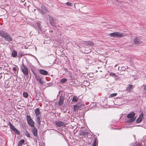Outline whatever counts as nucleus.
<instances>
[{"instance_id":"10","label":"nucleus","mask_w":146,"mask_h":146,"mask_svg":"<svg viewBox=\"0 0 146 146\" xmlns=\"http://www.w3.org/2000/svg\"><path fill=\"white\" fill-rule=\"evenodd\" d=\"M143 117V113H142L139 116V117L137 118L136 120L137 122V123L140 122L141 121Z\"/></svg>"},{"instance_id":"4","label":"nucleus","mask_w":146,"mask_h":146,"mask_svg":"<svg viewBox=\"0 0 146 146\" xmlns=\"http://www.w3.org/2000/svg\"><path fill=\"white\" fill-rule=\"evenodd\" d=\"M26 120L28 125L31 127L34 126L35 122L32 119L31 117L29 115H27L26 117Z\"/></svg>"},{"instance_id":"33","label":"nucleus","mask_w":146,"mask_h":146,"mask_svg":"<svg viewBox=\"0 0 146 146\" xmlns=\"http://www.w3.org/2000/svg\"><path fill=\"white\" fill-rule=\"evenodd\" d=\"M36 29L37 30V31H38V33H39V30H41V29H39V28H38H38H36Z\"/></svg>"},{"instance_id":"26","label":"nucleus","mask_w":146,"mask_h":146,"mask_svg":"<svg viewBox=\"0 0 146 146\" xmlns=\"http://www.w3.org/2000/svg\"><path fill=\"white\" fill-rule=\"evenodd\" d=\"M17 66H16L14 67H13V72L15 73L17 71Z\"/></svg>"},{"instance_id":"29","label":"nucleus","mask_w":146,"mask_h":146,"mask_svg":"<svg viewBox=\"0 0 146 146\" xmlns=\"http://www.w3.org/2000/svg\"><path fill=\"white\" fill-rule=\"evenodd\" d=\"M37 26L38 27L39 29H41L40 24L39 23H37Z\"/></svg>"},{"instance_id":"9","label":"nucleus","mask_w":146,"mask_h":146,"mask_svg":"<svg viewBox=\"0 0 146 146\" xmlns=\"http://www.w3.org/2000/svg\"><path fill=\"white\" fill-rule=\"evenodd\" d=\"M39 72L41 74L43 75H46L48 74V72L47 71L42 69L40 70Z\"/></svg>"},{"instance_id":"19","label":"nucleus","mask_w":146,"mask_h":146,"mask_svg":"<svg viewBox=\"0 0 146 146\" xmlns=\"http://www.w3.org/2000/svg\"><path fill=\"white\" fill-rule=\"evenodd\" d=\"M24 143V141L22 139L19 141L18 143V146H21L22 144Z\"/></svg>"},{"instance_id":"6","label":"nucleus","mask_w":146,"mask_h":146,"mask_svg":"<svg viewBox=\"0 0 146 146\" xmlns=\"http://www.w3.org/2000/svg\"><path fill=\"white\" fill-rule=\"evenodd\" d=\"M56 124L57 126L59 127H65L66 125V124L64 122L60 121H56Z\"/></svg>"},{"instance_id":"16","label":"nucleus","mask_w":146,"mask_h":146,"mask_svg":"<svg viewBox=\"0 0 146 146\" xmlns=\"http://www.w3.org/2000/svg\"><path fill=\"white\" fill-rule=\"evenodd\" d=\"M35 113L36 114V116H39L40 114V111L38 108H37L35 111Z\"/></svg>"},{"instance_id":"13","label":"nucleus","mask_w":146,"mask_h":146,"mask_svg":"<svg viewBox=\"0 0 146 146\" xmlns=\"http://www.w3.org/2000/svg\"><path fill=\"white\" fill-rule=\"evenodd\" d=\"M17 55V52L15 50H13L12 51V56L13 57H16Z\"/></svg>"},{"instance_id":"21","label":"nucleus","mask_w":146,"mask_h":146,"mask_svg":"<svg viewBox=\"0 0 146 146\" xmlns=\"http://www.w3.org/2000/svg\"><path fill=\"white\" fill-rule=\"evenodd\" d=\"M86 44H87L90 45H93L94 44V43L91 41H88L86 42Z\"/></svg>"},{"instance_id":"18","label":"nucleus","mask_w":146,"mask_h":146,"mask_svg":"<svg viewBox=\"0 0 146 146\" xmlns=\"http://www.w3.org/2000/svg\"><path fill=\"white\" fill-rule=\"evenodd\" d=\"M78 100V98L77 97L75 96H74L73 99L72 100V101L73 102H77Z\"/></svg>"},{"instance_id":"3","label":"nucleus","mask_w":146,"mask_h":146,"mask_svg":"<svg viewBox=\"0 0 146 146\" xmlns=\"http://www.w3.org/2000/svg\"><path fill=\"white\" fill-rule=\"evenodd\" d=\"M21 68L24 74L26 76H28L29 74V70L27 67L23 63H22Z\"/></svg>"},{"instance_id":"24","label":"nucleus","mask_w":146,"mask_h":146,"mask_svg":"<svg viewBox=\"0 0 146 146\" xmlns=\"http://www.w3.org/2000/svg\"><path fill=\"white\" fill-rule=\"evenodd\" d=\"M74 109L75 111L79 109V107L77 105H75L74 106Z\"/></svg>"},{"instance_id":"12","label":"nucleus","mask_w":146,"mask_h":146,"mask_svg":"<svg viewBox=\"0 0 146 146\" xmlns=\"http://www.w3.org/2000/svg\"><path fill=\"white\" fill-rule=\"evenodd\" d=\"M64 103V99L63 98L60 97L59 99V101L58 103L59 106H60L63 104Z\"/></svg>"},{"instance_id":"7","label":"nucleus","mask_w":146,"mask_h":146,"mask_svg":"<svg viewBox=\"0 0 146 146\" xmlns=\"http://www.w3.org/2000/svg\"><path fill=\"white\" fill-rule=\"evenodd\" d=\"M0 36L7 40L8 39L9 36L4 31H0Z\"/></svg>"},{"instance_id":"28","label":"nucleus","mask_w":146,"mask_h":146,"mask_svg":"<svg viewBox=\"0 0 146 146\" xmlns=\"http://www.w3.org/2000/svg\"><path fill=\"white\" fill-rule=\"evenodd\" d=\"M25 135L28 137H30V134L28 132H26L25 133Z\"/></svg>"},{"instance_id":"27","label":"nucleus","mask_w":146,"mask_h":146,"mask_svg":"<svg viewBox=\"0 0 146 146\" xmlns=\"http://www.w3.org/2000/svg\"><path fill=\"white\" fill-rule=\"evenodd\" d=\"M66 4L68 5V6H72V5H73V4L71 3H70V2H67L66 3Z\"/></svg>"},{"instance_id":"30","label":"nucleus","mask_w":146,"mask_h":146,"mask_svg":"<svg viewBox=\"0 0 146 146\" xmlns=\"http://www.w3.org/2000/svg\"><path fill=\"white\" fill-rule=\"evenodd\" d=\"M96 141H94L93 144L92 146H96Z\"/></svg>"},{"instance_id":"17","label":"nucleus","mask_w":146,"mask_h":146,"mask_svg":"<svg viewBox=\"0 0 146 146\" xmlns=\"http://www.w3.org/2000/svg\"><path fill=\"white\" fill-rule=\"evenodd\" d=\"M133 86L132 84H129L128 85L127 90H128L129 92H130L131 91V89L132 88Z\"/></svg>"},{"instance_id":"5","label":"nucleus","mask_w":146,"mask_h":146,"mask_svg":"<svg viewBox=\"0 0 146 146\" xmlns=\"http://www.w3.org/2000/svg\"><path fill=\"white\" fill-rule=\"evenodd\" d=\"M10 127L14 132L16 133L17 135H19L20 133L19 131L10 122Z\"/></svg>"},{"instance_id":"23","label":"nucleus","mask_w":146,"mask_h":146,"mask_svg":"<svg viewBox=\"0 0 146 146\" xmlns=\"http://www.w3.org/2000/svg\"><path fill=\"white\" fill-rule=\"evenodd\" d=\"M117 93H113L111 94H110L109 95V97H112L114 96H115L117 95Z\"/></svg>"},{"instance_id":"15","label":"nucleus","mask_w":146,"mask_h":146,"mask_svg":"<svg viewBox=\"0 0 146 146\" xmlns=\"http://www.w3.org/2000/svg\"><path fill=\"white\" fill-rule=\"evenodd\" d=\"M49 20L50 21V23L52 25L54 24V19L51 17H49Z\"/></svg>"},{"instance_id":"22","label":"nucleus","mask_w":146,"mask_h":146,"mask_svg":"<svg viewBox=\"0 0 146 146\" xmlns=\"http://www.w3.org/2000/svg\"><path fill=\"white\" fill-rule=\"evenodd\" d=\"M67 80V79L66 78L62 79L61 80L60 82L61 83H63L65 82Z\"/></svg>"},{"instance_id":"14","label":"nucleus","mask_w":146,"mask_h":146,"mask_svg":"<svg viewBox=\"0 0 146 146\" xmlns=\"http://www.w3.org/2000/svg\"><path fill=\"white\" fill-rule=\"evenodd\" d=\"M47 12V10L44 7H42L41 8L42 13L45 14Z\"/></svg>"},{"instance_id":"1","label":"nucleus","mask_w":146,"mask_h":146,"mask_svg":"<svg viewBox=\"0 0 146 146\" xmlns=\"http://www.w3.org/2000/svg\"><path fill=\"white\" fill-rule=\"evenodd\" d=\"M135 115V113L133 111H132L128 114L127 116V117L129 119L127 120V122L131 123L133 122L136 119L134 117Z\"/></svg>"},{"instance_id":"11","label":"nucleus","mask_w":146,"mask_h":146,"mask_svg":"<svg viewBox=\"0 0 146 146\" xmlns=\"http://www.w3.org/2000/svg\"><path fill=\"white\" fill-rule=\"evenodd\" d=\"M134 42L136 44H139L141 43V42L139 39L138 38H135Z\"/></svg>"},{"instance_id":"32","label":"nucleus","mask_w":146,"mask_h":146,"mask_svg":"<svg viewBox=\"0 0 146 146\" xmlns=\"http://www.w3.org/2000/svg\"><path fill=\"white\" fill-rule=\"evenodd\" d=\"M110 75L112 76H115V73H110Z\"/></svg>"},{"instance_id":"35","label":"nucleus","mask_w":146,"mask_h":146,"mask_svg":"<svg viewBox=\"0 0 146 146\" xmlns=\"http://www.w3.org/2000/svg\"><path fill=\"white\" fill-rule=\"evenodd\" d=\"M9 39H10V41L12 40V38H10V37Z\"/></svg>"},{"instance_id":"2","label":"nucleus","mask_w":146,"mask_h":146,"mask_svg":"<svg viewBox=\"0 0 146 146\" xmlns=\"http://www.w3.org/2000/svg\"><path fill=\"white\" fill-rule=\"evenodd\" d=\"M109 35L111 37L115 38H121L125 35L123 33H121L119 32L112 33Z\"/></svg>"},{"instance_id":"8","label":"nucleus","mask_w":146,"mask_h":146,"mask_svg":"<svg viewBox=\"0 0 146 146\" xmlns=\"http://www.w3.org/2000/svg\"><path fill=\"white\" fill-rule=\"evenodd\" d=\"M31 130L33 133L35 137L37 136V130L35 126L32 127Z\"/></svg>"},{"instance_id":"20","label":"nucleus","mask_w":146,"mask_h":146,"mask_svg":"<svg viewBox=\"0 0 146 146\" xmlns=\"http://www.w3.org/2000/svg\"><path fill=\"white\" fill-rule=\"evenodd\" d=\"M36 122L38 124H39L40 123V117L39 116H36Z\"/></svg>"},{"instance_id":"34","label":"nucleus","mask_w":146,"mask_h":146,"mask_svg":"<svg viewBox=\"0 0 146 146\" xmlns=\"http://www.w3.org/2000/svg\"><path fill=\"white\" fill-rule=\"evenodd\" d=\"M144 89L146 90V85L144 87Z\"/></svg>"},{"instance_id":"25","label":"nucleus","mask_w":146,"mask_h":146,"mask_svg":"<svg viewBox=\"0 0 146 146\" xmlns=\"http://www.w3.org/2000/svg\"><path fill=\"white\" fill-rule=\"evenodd\" d=\"M23 96L25 98H27L28 96V94L27 92H24L23 93Z\"/></svg>"},{"instance_id":"31","label":"nucleus","mask_w":146,"mask_h":146,"mask_svg":"<svg viewBox=\"0 0 146 146\" xmlns=\"http://www.w3.org/2000/svg\"><path fill=\"white\" fill-rule=\"evenodd\" d=\"M82 133L83 135H87V132L83 131L82 132Z\"/></svg>"}]
</instances>
